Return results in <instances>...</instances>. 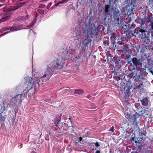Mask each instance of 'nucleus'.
Returning a JSON list of instances; mask_svg holds the SVG:
<instances>
[{"instance_id": "1", "label": "nucleus", "mask_w": 153, "mask_h": 153, "mask_svg": "<svg viewBox=\"0 0 153 153\" xmlns=\"http://www.w3.org/2000/svg\"><path fill=\"white\" fill-rule=\"evenodd\" d=\"M65 61V59L59 57L53 61H47L44 65L45 69L42 71L43 76L42 77H35L34 79L30 77L24 78L27 85L26 88L23 91L25 96L27 93L29 94V97L33 96L35 92L36 87H38L40 83L42 84L43 82H45L44 78H46L47 79H49L55 73V70L62 69L64 65Z\"/></svg>"}, {"instance_id": "2", "label": "nucleus", "mask_w": 153, "mask_h": 153, "mask_svg": "<svg viewBox=\"0 0 153 153\" xmlns=\"http://www.w3.org/2000/svg\"><path fill=\"white\" fill-rule=\"evenodd\" d=\"M111 12L114 15V25L118 27H121V28L125 30L126 31H128L131 28V25L128 23H125L126 24H121L123 22L122 20L119 21V16H120L119 12L118 9L115 8L112 10Z\"/></svg>"}, {"instance_id": "3", "label": "nucleus", "mask_w": 153, "mask_h": 153, "mask_svg": "<svg viewBox=\"0 0 153 153\" xmlns=\"http://www.w3.org/2000/svg\"><path fill=\"white\" fill-rule=\"evenodd\" d=\"M138 34V36L137 37L141 39L147 38L149 36V34L147 31L140 28L135 29L134 30L131 31L128 33V35L130 37H136Z\"/></svg>"}, {"instance_id": "4", "label": "nucleus", "mask_w": 153, "mask_h": 153, "mask_svg": "<svg viewBox=\"0 0 153 153\" xmlns=\"http://www.w3.org/2000/svg\"><path fill=\"white\" fill-rule=\"evenodd\" d=\"M24 93L22 92L20 94H18L16 95L15 97L12 98L11 101L14 103H20L22 101V98L23 97H25Z\"/></svg>"}, {"instance_id": "5", "label": "nucleus", "mask_w": 153, "mask_h": 153, "mask_svg": "<svg viewBox=\"0 0 153 153\" xmlns=\"http://www.w3.org/2000/svg\"><path fill=\"white\" fill-rule=\"evenodd\" d=\"M132 62L136 67H139L140 68L142 67V61L140 59H138L135 57L133 58L132 59Z\"/></svg>"}, {"instance_id": "6", "label": "nucleus", "mask_w": 153, "mask_h": 153, "mask_svg": "<svg viewBox=\"0 0 153 153\" xmlns=\"http://www.w3.org/2000/svg\"><path fill=\"white\" fill-rule=\"evenodd\" d=\"M125 1L127 3L131 2V4L133 5V7H131V8H130L129 9H128L127 12V14L128 15H129L131 14V13H133V9L135 7L134 5L135 4V1L133 0H125Z\"/></svg>"}, {"instance_id": "7", "label": "nucleus", "mask_w": 153, "mask_h": 153, "mask_svg": "<svg viewBox=\"0 0 153 153\" xmlns=\"http://www.w3.org/2000/svg\"><path fill=\"white\" fill-rule=\"evenodd\" d=\"M23 25H22L17 24H14L10 28V30L11 31H15L21 29Z\"/></svg>"}, {"instance_id": "8", "label": "nucleus", "mask_w": 153, "mask_h": 153, "mask_svg": "<svg viewBox=\"0 0 153 153\" xmlns=\"http://www.w3.org/2000/svg\"><path fill=\"white\" fill-rule=\"evenodd\" d=\"M134 89H139L140 90L143 88V85L142 82L140 83L137 82H136L134 85Z\"/></svg>"}, {"instance_id": "9", "label": "nucleus", "mask_w": 153, "mask_h": 153, "mask_svg": "<svg viewBox=\"0 0 153 153\" xmlns=\"http://www.w3.org/2000/svg\"><path fill=\"white\" fill-rule=\"evenodd\" d=\"M148 98L146 97L144 98L141 100V102L142 105L144 106L148 104Z\"/></svg>"}, {"instance_id": "10", "label": "nucleus", "mask_w": 153, "mask_h": 153, "mask_svg": "<svg viewBox=\"0 0 153 153\" xmlns=\"http://www.w3.org/2000/svg\"><path fill=\"white\" fill-rule=\"evenodd\" d=\"M144 39L143 40V45L144 46H145L146 47L147 46H149V39L148 38H144Z\"/></svg>"}, {"instance_id": "11", "label": "nucleus", "mask_w": 153, "mask_h": 153, "mask_svg": "<svg viewBox=\"0 0 153 153\" xmlns=\"http://www.w3.org/2000/svg\"><path fill=\"white\" fill-rule=\"evenodd\" d=\"M84 93L83 90L82 89H77L75 91L74 94H82Z\"/></svg>"}, {"instance_id": "12", "label": "nucleus", "mask_w": 153, "mask_h": 153, "mask_svg": "<svg viewBox=\"0 0 153 153\" xmlns=\"http://www.w3.org/2000/svg\"><path fill=\"white\" fill-rule=\"evenodd\" d=\"M10 18V16H8L2 18L0 19V22H2L8 20Z\"/></svg>"}, {"instance_id": "13", "label": "nucleus", "mask_w": 153, "mask_h": 153, "mask_svg": "<svg viewBox=\"0 0 153 153\" xmlns=\"http://www.w3.org/2000/svg\"><path fill=\"white\" fill-rule=\"evenodd\" d=\"M143 113H141V114H139L137 112H136L135 114L133 115V117H132L133 120H136L137 118H138V116L142 115Z\"/></svg>"}, {"instance_id": "14", "label": "nucleus", "mask_w": 153, "mask_h": 153, "mask_svg": "<svg viewBox=\"0 0 153 153\" xmlns=\"http://www.w3.org/2000/svg\"><path fill=\"white\" fill-rule=\"evenodd\" d=\"M110 5H106L105 7L104 11L105 13H108L109 11V9L110 7Z\"/></svg>"}, {"instance_id": "15", "label": "nucleus", "mask_w": 153, "mask_h": 153, "mask_svg": "<svg viewBox=\"0 0 153 153\" xmlns=\"http://www.w3.org/2000/svg\"><path fill=\"white\" fill-rule=\"evenodd\" d=\"M124 88L125 91L129 92V90L131 89V87L130 86H128L127 84H126L124 86Z\"/></svg>"}, {"instance_id": "16", "label": "nucleus", "mask_w": 153, "mask_h": 153, "mask_svg": "<svg viewBox=\"0 0 153 153\" xmlns=\"http://www.w3.org/2000/svg\"><path fill=\"white\" fill-rule=\"evenodd\" d=\"M117 1V0H109V5H110L111 4V2L113 4H115V3Z\"/></svg>"}, {"instance_id": "17", "label": "nucleus", "mask_w": 153, "mask_h": 153, "mask_svg": "<svg viewBox=\"0 0 153 153\" xmlns=\"http://www.w3.org/2000/svg\"><path fill=\"white\" fill-rule=\"evenodd\" d=\"M22 6V5L21 4H19L16 6L13 9V10H15L17 9H18Z\"/></svg>"}, {"instance_id": "18", "label": "nucleus", "mask_w": 153, "mask_h": 153, "mask_svg": "<svg viewBox=\"0 0 153 153\" xmlns=\"http://www.w3.org/2000/svg\"><path fill=\"white\" fill-rule=\"evenodd\" d=\"M63 3V0H62V1H60L58 2L57 3H56L54 5V6H58V5H59V4H62Z\"/></svg>"}, {"instance_id": "19", "label": "nucleus", "mask_w": 153, "mask_h": 153, "mask_svg": "<svg viewBox=\"0 0 153 153\" xmlns=\"http://www.w3.org/2000/svg\"><path fill=\"white\" fill-rule=\"evenodd\" d=\"M38 11H39V13L41 15L44 13V10L43 9H39Z\"/></svg>"}, {"instance_id": "20", "label": "nucleus", "mask_w": 153, "mask_h": 153, "mask_svg": "<svg viewBox=\"0 0 153 153\" xmlns=\"http://www.w3.org/2000/svg\"><path fill=\"white\" fill-rule=\"evenodd\" d=\"M91 27L92 28L91 29V30H88V31H91V33H92V29H93V28H95V25H92L91 24Z\"/></svg>"}, {"instance_id": "21", "label": "nucleus", "mask_w": 153, "mask_h": 153, "mask_svg": "<svg viewBox=\"0 0 153 153\" xmlns=\"http://www.w3.org/2000/svg\"><path fill=\"white\" fill-rule=\"evenodd\" d=\"M125 117H126L127 119H132V118L131 116L129 114H127L125 116Z\"/></svg>"}, {"instance_id": "22", "label": "nucleus", "mask_w": 153, "mask_h": 153, "mask_svg": "<svg viewBox=\"0 0 153 153\" xmlns=\"http://www.w3.org/2000/svg\"><path fill=\"white\" fill-rule=\"evenodd\" d=\"M114 127L113 126H112L108 130V131H110L113 132L114 131Z\"/></svg>"}, {"instance_id": "23", "label": "nucleus", "mask_w": 153, "mask_h": 153, "mask_svg": "<svg viewBox=\"0 0 153 153\" xmlns=\"http://www.w3.org/2000/svg\"><path fill=\"white\" fill-rule=\"evenodd\" d=\"M95 146L97 147H99L100 146V145L99 144V143L97 142H96V143H95Z\"/></svg>"}, {"instance_id": "24", "label": "nucleus", "mask_w": 153, "mask_h": 153, "mask_svg": "<svg viewBox=\"0 0 153 153\" xmlns=\"http://www.w3.org/2000/svg\"><path fill=\"white\" fill-rule=\"evenodd\" d=\"M28 16H26L23 17V19L24 20H27L28 19Z\"/></svg>"}, {"instance_id": "25", "label": "nucleus", "mask_w": 153, "mask_h": 153, "mask_svg": "<svg viewBox=\"0 0 153 153\" xmlns=\"http://www.w3.org/2000/svg\"><path fill=\"white\" fill-rule=\"evenodd\" d=\"M36 21V19H35V21L34 22H33L32 24H31V25H30V26L29 27H32L34 24L35 23Z\"/></svg>"}, {"instance_id": "26", "label": "nucleus", "mask_w": 153, "mask_h": 153, "mask_svg": "<svg viewBox=\"0 0 153 153\" xmlns=\"http://www.w3.org/2000/svg\"><path fill=\"white\" fill-rule=\"evenodd\" d=\"M9 32V31H7V32H6L4 33L3 34H1V36H3L4 35L6 34H7Z\"/></svg>"}, {"instance_id": "27", "label": "nucleus", "mask_w": 153, "mask_h": 153, "mask_svg": "<svg viewBox=\"0 0 153 153\" xmlns=\"http://www.w3.org/2000/svg\"><path fill=\"white\" fill-rule=\"evenodd\" d=\"M149 70L150 71V72L152 73V75H153V71L151 69H149Z\"/></svg>"}, {"instance_id": "28", "label": "nucleus", "mask_w": 153, "mask_h": 153, "mask_svg": "<svg viewBox=\"0 0 153 153\" xmlns=\"http://www.w3.org/2000/svg\"><path fill=\"white\" fill-rule=\"evenodd\" d=\"M63 2V3H66L68 2L69 1V0H62Z\"/></svg>"}, {"instance_id": "29", "label": "nucleus", "mask_w": 153, "mask_h": 153, "mask_svg": "<svg viewBox=\"0 0 153 153\" xmlns=\"http://www.w3.org/2000/svg\"><path fill=\"white\" fill-rule=\"evenodd\" d=\"M1 109L3 111H4L5 110V108L4 107H3L1 108Z\"/></svg>"}, {"instance_id": "30", "label": "nucleus", "mask_w": 153, "mask_h": 153, "mask_svg": "<svg viewBox=\"0 0 153 153\" xmlns=\"http://www.w3.org/2000/svg\"><path fill=\"white\" fill-rule=\"evenodd\" d=\"M134 142L135 143H140V141H137V140H135L134 141Z\"/></svg>"}, {"instance_id": "31", "label": "nucleus", "mask_w": 153, "mask_h": 153, "mask_svg": "<svg viewBox=\"0 0 153 153\" xmlns=\"http://www.w3.org/2000/svg\"><path fill=\"white\" fill-rule=\"evenodd\" d=\"M134 137H132L131 138V140L132 141H134Z\"/></svg>"}, {"instance_id": "32", "label": "nucleus", "mask_w": 153, "mask_h": 153, "mask_svg": "<svg viewBox=\"0 0 153 153\" xmlns=\"http://www.w3.org/2000/svg\"><path fill=\"white\" fill-rule=\"evenodd\" d=\"M96 153H100V152L99 151L97 150L96 151Z\"/></svg>"}, {"instance_id": "33", "label": "nucleus", "mask_w": 153, "mask_h": 153, "mask_svg": "<svg viewBox=\"0 0 153 153\" xmlns=\"http://www.w3.org/2000/svg\"><path fill=\"white\" fill-rule=\"evenodd\" d=\"M79 37H78V38H80V36H81V35H79Z\"/></svg>"}, {"instance_id": "34", "label": "nucleus", "mask_w": 153, "mask_h": 153, "mask_svg": "<svg viewBox=\"0 0 153 153\" xmlns=\"http://www.w3.org/2000/svg\"><path fill=\"white\" fill-rule=\"evenodd\" d=\"M3 4H0V7L3 6Z\"/></svg>"}, {"instance_id": "35", "label": "nucleus", "mask_w": 153, "mask_h": 153, "mask_svg": "<svg viewBox=\"0 0 153 153\" xmlns=\"http://www.w3.org/2000/svg\"><path fill=\"white\" fill-rule=\"evenodd\" d=\"M131 21V20H129L128 21V23H129V22H130Z\"/></svg>"}, {"instance_id": "36", "label": "nucleus", "mask_w": 153, "mask_h": 153, "mask_svg": "<svg viewBox=\"0 0 153 153\" xmlns=\"http://www.w3.org/2000/svg\"><path fill=\"white\" fill-rule=\"evenodd\" d=\"M48 0H43V1H48Z\"/></svg>"}, {"instance_id": "37", "label": "nucleus", "mask_w": 153, "mask_h": 153, "mask_svg": "<svg viewBox=\"0 0 153 153\" xmlns=\"http://www.w3.org/2000/svg\"><path fill=\"white\" fill-rule=\"evenodd\" d=\"M8 28L5 29L4 30H8Z\"/></svg>"}, {"instance_id": "38", "label": "nucleus", "mask_w": 153, "mask_h": 153, "mask_svg": "<svg viewBox=\"0 0 153 153\" xmlns=\"http://www.w3.org/2000/svg\"><path fill=\"white\" fill-rule=\"evenodd\" d=\"M152 51H153V47H152Z\"/></svg>"}, {"instance_id": "39", "label": "nucleus", "mask_w": 153, "mask_h": 153, "mask_svg": "<svg viewBox=\"0 0 153 153\" xmlns=\"http://www.w3.org/2000/svg\"><path fill=\"white\" fill-rule=\"evenodd\" d=\"M113 37L114 38V39L115 38V37H114V36L112 37V38Z\"/></svg>"}, {"instance_id": "40", "label": "nucleus", "mask_w": 153, "mask_h": 153, "mask_svg": "<svg viewBox=\"0 0 153 153\" xmlns=\"http://www.w3.org/2000/svg\"><path fill=\"white\" fill-rule=\"evenodd\" d=\"M131 153H137L136 152H132Z\"/></svg>"}, {"instance_id": "41", "label": "nucleus", "mask_w": 153, "mask_h": 153, "mask_svg": "<svg viewBox=\"0 0 153 153\" xmlns=\"http://www.w3.org/2000/svg\"><path fill=\"white\" fill-rule=\"evenodd\" d=\"M1 118H2V116H1Z\"/></svg>"}]
</instances>
